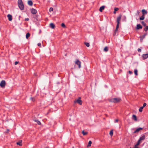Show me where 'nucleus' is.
I'll return each instance as SVG.
<instances>
[{
    "label": "nucleus",
    "instance_id": "nucleus-52",
    "mask_svg": "<svg viewBox=\"0 0 148 148\" xmlns=\"http://www.w3.org/2000/svg\"><path fill=\"white\" fill-rule=\"evenodd\" d=\"M130 148H131V147H130Z\"/></svg>",
    "mask_w": 148,
    "mask_h": 148
},
{
    "label": "nucleus",
    "instance_id": "nucleus-11",
    "mask_svg": "<svg viewBox=\"0 0 148 148\" xmlns=\"http://www.w3.org/2000/svg\"><path fill=\"white\" fill-rule=\"evenodd\" d=\"M115 103H117L120 101L121 100V99L119 98H114Z\"/></svg>",
    "mask_w": 148,
    "mask_h": 148
},
{
    "label": "nucleus",
    "instance_id": "nucleus-44",
    "mask_svg": "<svg viewBox=\"0 0 148 148\" xmlns=\"http://www.w3.org/2000/svg\"><path fill=\"white\" fill-rule=\"evenodd\" d=\"M29 20V18H26L25 19V21H28Z\"/></svg>",
    "mask_w": 148,
    "mask_h": 148
},
{
    "label": "nucleus",
    "instance_id": "nucleus-6",
    "mask_svg": "<svg viewBox=\"0 0 148 148\" xmlns=\"http://www.w3.org/2000/svg\"><path fill=\"white\" fill-rule=\"evenodd\" d=\"M142 57L143 60H145L147 59L148 58V53L143 54Z\"/></svg>",
    "mask_w": 148,
    "mask_h": 148
},
{
    "label": "nucleus",
    "instance_id": "nucleus-22",
    "mask_svg": "<svg viewBox=\"0 0 148 148\" xmlns=\"http://www.w3.org/2000/svg\"><path fill=\"white\" fill-rule=\"evenodd\" d=\"M30 34L29 33H27L26 34V38L27 39H28L29 37L30 36Z\"/></svg>",
    "mask_w": 148,
    "mask_h": 148
},
{
    "label": "nucleus",
    "instance_id": "nucleus-48",
    "mask_svg": "<svg viewBox=\"0 0 148 148\" xmlns=\"http://www.w3.org/2000/svg\"><path fill=\"white\" fill-rule=\"evenodd\" d=\"M118 30V29H116H116L115 30V32H116Z\"/></svg>",
    "mask_w": 148,
    "mask_h": 148
},
{
    "label": "nucleus",
    "instance_id": "nucleus-27",
    "mask_svg": "<svg viewBox=\"0 0 148 148\" xmlns=\"http://www.w3.org/2000/svg\"><path fill=\"white\" fill-rule=\"evenodd\" d=\"M110 135L111 136H112L113 135V130H111L110 132L109 133Z\"/></svg>",
    "mask_w": 148,
    "mask_h": 148
},
{
    "label": "nucleus",
    "instance_id": "nucleus-33",
    "mask_svg": "<svg viewBox=\"0 0 148 148\" xmlns=\"http://www.w3.org/2000/svg\"><path fill=\"white\" fill-rule=\"evenodd\" d=\"M141 23L144 26H146V24L143 21H142Z\"/></svg>",
    "mask_w": 148,
    "mask_h": 148
},
{
    "label": "nucleus",
    "instance_id": "nucleus-45",
    "mask_svg": "<svg viewBox=\"0 0 148 148\" xmlns=\"http://www.w3.org/2000/svg\"><path fill=\"white\" fill-rule=\"evenodd\" d=\"M118 119H116L115 120L114 122L115 123H117L118 122Z\"/></svg>",
    "mask_w": 148,
    "mask_h": 148
},
{
    "label": "nucleus",
    "instance_id": "nucleus-21",
    "mask_svg": "<svg viewBox=\"0 0 148 148\" xmlns=\"http://www.w3.org/2000/svg\"><path fill=\"white\" fill-rule=\"evenodd\" d=\"M34 121L35 122H36V123H37L38 124V125H40L41 124V122L39 121L38 120H35H35H34Z\"/></svg>",
    "mask_w": 148,
    "mask_h": 148
},
{
    "label": "nucleus",
    "instance_id": "nucleus-50",
    "mask_svg": "<svg viewBox=\"0 0 148 148\" xmlns=\"http://www.w3.org/2000/svg\"><path fill=\"white\" fill-rule=\"evenodd\" d=\"M134 148H139L138 147H135Z\"/></svg>",
    "mask_w": 148,
    "mask_h": 148
},
{
    "label": "nucleus",
    "instance_id": "nucleus-9",
    "mask_svg": "<svg viewBox=\"0 0 148 148\" xmlns=\"http://www.w3.org/2000/svg\"><path fill=\"white\" fill-rule=\"evenodd\" d=\"M7 17L8 18V19L10 21H11L12 20V16L10 14H8L7 15Z\"/></svg>",
    "mask_w": 148,
    "mask_h": 148
},
{
    "label": "nucleus",
    "instance_id": "nucleus-23",
    "mask_svg": "<svg viewBox=\"0 0 148 148\" xmlns=\"http://www.w3.org/2000/svg\"><path fill=\"white\" fill-rule=\"evenodd\" d=\"M145 18V16L144 15H143L141 17H140V20H143Z\"/></svg>",
    "mask_w": 148,
    "mask_h": 148
},
{
    "label": "nucleus",
    "instance_id": "nucleus-30",
    "mask_svg": "<svg viewBox=\"0 0 148 148\" xmlns=\"http://www.w3.org/2000/svg\"><path fill=\"white\" fill-rule=\"evenodd\" d=\"M143 107H141L139 109V111L140 112H141L142 111L143 109Z\"/></svg>",
    "mask_w": 148,
    "mask_h": 148
},
{
    "label": "nucleus",
    "instance_id": "nucleus-3",
    "mask_svg": "<svg viewBox=\"0 0 148 148\" xmlns=\"http://www.w3.org/2000/svg\"><path fill=\"white\" fill-rule=\"evenodd\" d=\"M5 85V80H2L0 83V86L2 88H4Z\"/></svg>",
    "mask_w": 148,
    "mask_h": 148
},
{
    "label": "nucleus",
    "instance_id": "nucleus-28",
    "mask_svg": "<svg viewBox=\"0 0 148 148\" xmlns=\"http://www.w3.org/2000/svg\"><path fill=\"white\" fill-rule=\"evenodd\" d=\"M92 143V142L91 141H89L88 142V144L87 145V147H90L91 146V144Z\"/></svg>",
    "mask_w": 148,
    "mask_h": 148
},
{
    "label": "nucleus",
    "instance_id": "nucleus-17",
    "mask_svg": "<svg viewBox=\"0 0 148 148\" xmlns=\"http://www.w3.org/2000/svg\"><path fill=\"white\" fill-rule=\"evenodd\" d=\"M109 101L111 102L115 103L114 98H112L109 99Z\"/></svg>",
    "mask_w": 148,
    "mask_h": 148
},
{
    "label": "nucleus",
    "instance_id": "nucleus-5",
    "mask_svg": "<svg viewBox=\"0 0 148 148\" xmlns=\"http://www.w3.org/2000/svg\"><path fill=\"white\" fill-rule=\"evenodd\" d=\"M30 10L32 13L34 14H36L37 12V10L34 8L31 9Z\"/></svg>",
    "mask_w": 148,
    "mask_h": 148
},
{
    "label": "nucleus",
    "instance_id": "nucleus-31",
    "mask_svg": "<svg viewBox=\"0 0 148 148\" xmlns=\"http://www.w3.org/2000/svg\"><path fill=\"white\" fill-rule=\"evenodd\" d=\"M85 44L86 47H88L90 46L89 43L88 42H85Z\"/></svg>",
    "mask_w": 148,
    "mask_h": 148
},
{
    "label": "nucleus",
    "instance_id": "nucleus-49",
    "mask_svg": "<svg viewBox=\"0 0 148 148\" xmlns=\"http://www.w3.org/2000/svg\"><path fill=\"white\" fill-rule=\"evenodd\" d=\"M116 13V11H115L114 10V14H115Z\"/></svg>",
    "mask_w": 148,
    "mask_h": 148
},
{
    "label": "nucleus",
    "instance_id": "nucleus-47",
    "mask_svg": "<svg viewBox=\"0 0 148 148\" xmlns=\"http://www.w3.org/2000/svg\"><path fill=\"white\" fill-rule=\"evenodd\" d=\"M38 46L40 47L41 45V44L40 43H38Z\"/></svg>",
    "mask_w": 148,
    "mask_h": 148
},
{
    "label": "nucleus",
    "instance_id": "nucleus-32",
    "mask_svg": "<svg viewBox=\"0 0 148 148\" xmlns=\"http://www.w3.org/2000/svg\"><path fill=\"white\" fill-rule=\"evenodd\" d=\"M148 29V26H146V27L144 29V30L145 32H147Z\"/></svg>",
    "mask_w": 148,
    "mask_h": 148
},
{
    "label": "nucleus",
    "instance_id": "nucleus-4",
    "mask_svg": "<svg viewBox=\"0 0 148 148\" xmlns=\"http://www.w3.org/2000/svg\"><path fill=\"white\" fill-rule=\"evenodd\" d=\"M147 34V33H145L142 36H140V40L141 42H142L143 39L145 37V36Z\"/></svg>",
    "mask_w": 148,
    "mask_h": 148
},
{
    "label": "nucleus",
    "instance_id": "nucleus-15",
    "mask_svg": "<svg viewBox=\"0 0 148 148\" xmlns=\"http://www.w3.org/2000/svg\"><path fill=\"white\" fill-rule=\"evenodd\" d=\"M105 8V6L103 5L100 8L99 11L101 12H102L103 10H104Z\"/></svg>",
    "mask_w": 148,
    "mask_h": 148
},
{
    "label": "nucleus",
    "instance_id": "nucleus-35",
    "mask_svg": "<svg viewBox=\"0 0 148 148\" xmlns=\"http://www.w3.org/2000/svg\"><path fill=\"white\" fill-rule=\"evenodd\" d=\"M119 10V8H114V10L115 11H116L118 10Z\"/></svg>",
    "mask_w": 148,
    "mask_h": 148
},
{
    "label": "nucleus",
    "instance_id": "nucleus-12",
    "mask_svg": "<svg viewBox=\"0 0 148 148\" xmlns=\"http://www.w3.org/2000/svg\"><path fill=\"white\" fill-rule=\"evenodd\" d=\"M143 27L142 26H141L140 24H138L137 25V29H142Z\"/></svg>",
    "mask_w": 148,
    "mask_h": 148
},
{
    "label": "nucleus",
    "instance_id": "nucleus-51",
    "mask_svg": "<svg viewBox=\"0 0 148 148\" xmlns=\"http://www.w3.org/2000/svg\"><path fill=\"white\" fill-rule=\"evenodd\" d=\"M48 148V147H47V148Z\"/></svg>",
    "mask_w": 148,
    "mask_h": 148
},
{
    "label": "nucleus",
    "instance_id": "nucleus-20",
    "mask_svg": "<svg viewBox=\"0 0 148 148\" xmlns=\"http://www.w3.org/2000/svg\"><path fill=\"white\" fill-rule=\"evenodd\" d=\"M22 140H20L17 142L16 144L20 146H21L22 145Z\"/></svg>",
    "mask_w": 148,
    "mask_h": 148
},
{
    "label": "nucleus",
    "instance_id": "nucleus-13",
    "mask_svg": "<svg viewBox=\"0 0 148 148\" xmlns=\"http://www.w3.org/2000/svg\"><path fill=\"white\" fill-rule=\"evenodd\" d=\"M145 139V135H143L141 137H140L139 138V139L141 141Z\"/></svg>",
    "mask_w": 148,
    "mask_h": 148
},
{
    "label": "nucleus",
    "instance_id": "nucleus-43",
    "mask_svg": "<svg viewBox=\"0 0 148 148\" xmlns=\"http://www.w3.org/2000/svg\"><path fill=\"white\" fill-rule=\"evenodd\" d=\"M18 63V62H17V61H16L15 62V65H16Z\"/></svg>",
    "mask_w": 148,
    "mask_h": 148
},
{
    "label": "nucleus",
    "instance_id": "nucleus-46",
    "mask_svg": "<svg viewBox=\"0 0 148 148\" xmlns=\"http://www.w3.org/2000/svg\"><path fill=\"white\" fill-rule=\"evenodd\" d=\"M139 145V143H137L136 145H135V147H137V146H138Z\"/></svg>",
    "mask_w": 148,
    "mask_h": 148
},
{
    "label": "nucleus",
    "instance_id": "nucleus-2",
    "mask_svg": "<svg viewBox=\"0 0 148 148\" xmlns=\"http://www.w3.org/2000/svg\"><path fill=\"white\" fill-rule=\"evenodd\" d=\"M75 63L78 65L79 68H80L81 67V62L79 61L78 60H76V61L75 62Z\"/></svg>",
    "mask_w": 148,
    "mask_h": 148
},
{
    "label": "nucleus",
    "instance_id": "nucleus-29",
    "mask_svg": "<svg viewBox=\"0 0 148 148\" xmlns=\"http://www.w3.org/2000/svg\"><path fill=\"white\" fill-rule=\"evenodd\" d=\"M137 72H138V71H137V70L136 69L134 70V73L136 75H138Z\"/></svg>",
    "mask_w": 148,
    "mask_h": 148
},
{
    "label": "nucleus",
    "instance_id": "nucleus-25",
    "mask_svg": "<svg viewBox=\"0 0 148 148\" xmlns=\"http://www.w3.org/2000/svg\"><path fill=\"white\" fill-rule=\"evenodd\" d=\"M18 5L19 4H21L23 3L22 0H18Z\"/></svg>",
    "mask_w": 148,
    "mask_h": 148
},
{
    "label": "nucleus",
    "instance_id": "nucleus-34",
    "mask_svg": "<svg viewBox=\"0 0 148 148\" xmlns=\"http://www.w3.org/2000/svg\"><path fill=\"white\" fill-rule=\"evenodd\" d=\"M62 27L64 28H65L66 27V26L65 25L64 23H62L61 25Z\"/></svg>",
    "mask_w": 148,
    "mask_h": 148
},
{
    "label": "nucleus",
    "instance_id": "nucleus-18",
    "mask_svg": "<svg viewBox=\"0 0 148 148\" xmlns=\"http://www.w3.org/2000/svg\"><path fill=\"white\" fill-rule=\"evenodd\" d=\"M132 119L134 120L135 121H137V118L136 116L135 115H132Z\"/></svg>",
    "mask_w": 148,
    "mask_h": 148
},
{
    "label": "nucleus",
    "instance_id": "nucleus-24",
    "mask_svg": "<svg viewBox=\"0 0 148 148\" xmlns=\"http://www.w3.org/2000/svg\"><path fill=\"white\" fill-rule=\"evenodd\" d=\"M104 51L107 52L108 51V48L107 47H106L104 49Z\"/></svg>",
    "mask_w": 148,
    "mask_h": 148
},
{
    "label": "nucleus",
    "instance_id": "nucleus-1",
    "mask_svg": "<svg viewBox=\"0 0 148 148\" xmlns=\"http://www.w3.org/2000/svg\"><path fill=\"white\" fill-rule=\"evenodd\" d=\"M81 98L80 97H79L78 99H76L74 101V103H77L80 105H81L82 104V100H81Z\"/></svg>",
    "mask_w": 148,
    "mask_h": 148
},
{
    "label": "nucleus",
    "instance_id": "nucleus-40",
    "mask_svg": "<svg viewBox=\"0 0 148 148\" xmlns=\"http://www.w3.org/2000/svg\"><path fill=\"white\" fill-rule=\"evenodd\" d=\"M138 51L139 52H141V50L140 49L138 48Z\"/></svg>",
    "mask_w": 148,
    "mask_h": 148
},
{
    "label": "nucleus",
    "instance_id": "nucleus-19",
    "mask_svg": "<svg viewBox=\"0 0 148 148\" xmlns=\"http://www.w3.org/2000/svg\"><path fill=\"white\" fill-rule=\"evenodd\" d=\"M142 12L143 15H144V14H147V11L144 9L142 10Z\"/></svg>",
    "mask_w": 148,
    "mask_h": 148
},
{
    "label": "nucleus",
    "instance_id": "nucleus-39",
    "mask_svg": "<svg viewBox=\"0 0 148 148\" xmlns=\"http://www.w3.org/2000/svg\"><path fill=\"white\" fill-rule=\"evenodd\" d=\"M141 141L139 139L138 140L137 143H139V144H140V143H141Z\"/></svg>",
    "mask_w": 148,
    "mask_h": 148
},
{
    "label": "nucleus",
    "instance_id": "nucleus-36",
    "mask_svg": "<svg viewBox=\"0 0 148 148\" xmlns=\"http://www.w3.org/2000/svg\"><path fill=\"white\" fill-rule=\"evenodd\" d=\"M53 8L52 7L50 8L49 9V11L50 12L53 11Z\"/></svg>",
    "mask_w": 148,
    "mask_h": 148
},
{
    "label": "nucleus",
    "instance_id": "nucleus-14",
    "mask_svg": "<svg viewBox=\"0 0 148 148\" xmlns=\"http://www.w3.org/2000/svg\"><path fill=\"white\" fill-rule=\"evenodd\" d=\"M50 27L52 29H54L55 27V25L53 24V23H51L49 25Z\"/></svg>",
    "mask_w": 148,
    "mask_h": 148
},
{
    "label": "nucleus",
    "instance_id": "nucleus-38",
    "mask_svg": "<svg viewBox=\"0 0 148 148\" xmlns=\"http://www.w3.org/2000/svg\"><path fill=\"white\" fill-rule=\"evenodd\" d=\"M119 24H117L116 25V29H118L119 27Z\"/></svg>",
    "mask_w": 148,
    "mask_h": 148
},
{
    "label": "nucleus",
    "instance_id": "nucleus-16",
    "mask_svg": "<svg viewBox=\"0 0 148 148\" xmlns=\"http://www.w3.org/2000/svg\"><path fill=\"white\" fill-rule=\"evenodd\" d=\"M28 4L31 6H32L33 5V2L31 0H29L28 1Z\"/></svg>",
    "mask_w": 148,
    "mask_h": 148
},
{
    "label": "nucleus",
    "instance_id": "nucleus-8",
    "mask_svg": "<svg viewBox=\"0 0 148 148\" xmlns=\"http://www.w3.org/2000/svg\"><path fill=\"white\" fill-rule=\"evenodd\" d=\"M20 9L21 10H23L24 9V6L23 3H22L18 5Z\"/></svg>",
    "mask_w": 148,
    "mask_h": 148
},
{
    "label": "nucleus",
    "instance_id": "nucleus-41",
    "mask_svg": "<svg viewBox=\"0 0 148 148\" xmlns=\"http://www.w3.org/2000/svg\"><path fill=\"white\" fill-rule=\"evenodd\" d=\"M129 73L130 74H131L132 73V71H128Z\"/></svg>",
    "mask_w": 148,
    "mask_h": 148
},
{
    "label": "nucleus",
    "instance_id": "nucleus-26",
    "mask_svg": "<svg viewBox=\"0 0 148 148\" xmlns=\"http://www.w3.org/2000/svg\"><path fill=\"white\" fill-rule=\"evenodd\" d=\"M82 134L84 135H85L87 134L88 132H85L84 131H83L82 132Z\"/></svg>",
    "mask_w": 148,
    "mask_h": 148
},
{
    "label": "nucleus",
    "instance_id": "nucleus-7",
    "mask_svg": "<svg viewBox=\"0 0 148 148\" xmlns=\"http://www.w3.org/2000/svg\"><path fill=\"white\" fill-rule=\"evenodd\" d=\"M143 129V128L142 127H139L136 129V130L133 132L134 134L138 132L140 130Z\"/></svg>",
    "mask_w": 148,
    "mask_h": 148
},
{
    "label": "nucleus",
    "instance_id": "nucleus-10",
    "mask_svg": "<svg viewBox=\"0 0 148 148\" xmlns=\"http://www.w3.org/2000/svg\"><path fill=\"white\" fill-rule=\"evenodd\" d=\"M121 16L120 15L119 16H118L117 18V24H119L120 23V21L121 18Z\"/></svg>",
    "mask_w": 148,
    "mask_h": 148
},
{
    "label": "nucleus",
    "instance_id": "nucleus-42",
    "mask_svg": "<svg viewBox=\"0 0 148 148\" xmlns=\"http://www.w3.org/2000/svg\"><path fill=\"white\" fill-rule=\"evenodd\" d=\"M146 103H144L143 104V108L146 105Z\"/></svg>",
    "mask_w": 148,
    "mask_h": 148
},
{
    "label": "nucleus",
    "instance_id": "nucleus-37",
    "mask_svg": "<svg viewBox=\"0 0 148 148\" xmlns=\"http://www.w3.org/2000/svg\"><path fill=\"white\" fill-rule=\"evenodd\" d=\"M31 99L32 101H34L35 100V98L34 97H31Z\"/></svg>",
    "mask_w": 148,
    "mask_h": 148
}]
</instances>
